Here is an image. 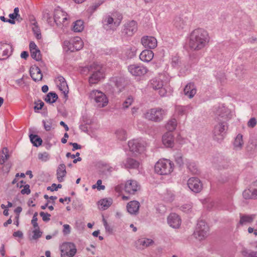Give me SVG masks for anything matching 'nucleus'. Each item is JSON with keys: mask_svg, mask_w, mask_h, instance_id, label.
Masks as SVG:
<instances>
[{"mask_svg": "<svg viewBox=\"0 0 257 257\" xmlns=\"http://www.w3.org/2000/svg\"><path fill=\"white\" fill-rule=\"evenodd\" d=\"M189 47L193 51H199L205 47L209 41V37L206 31L201 28L193 30L189 34Z\"/></svg>", "mask_w": 257, "mask_h": 257, "instance_id": "obj_1", "label": "nucleus"}, {"mask_svg": "<svg viewBox=\"0 0 257 257\" xmlns=\"http://www.w3.org/2000/svg\"><path fill=\"white\" fill-rule=\"evenodd\" d=\"M166 115V110L160 107L153 108L147 111L145 117L154 122H160Z\"/></svg>", "mask_w": 257, "mask_h": 257, "instance_id": "obj_2", "label": "nucleus"}, {"mask_svg": "<svg viewBox=\"0 0 257 257\" xmlns=\"http://www.w3.org/2000/svg\"><path fill=\"white\" fill-rule=\"evenodd\" d=\"M173 164L169 160H160L155 164V171L161 175L170 174L173 171Z\"/></svg>", "mask_w": 257, "mask_h": 257, "instance_id": "obj_3", "label": "nucleus"}, {"mask_svg": "<svg viewBox=\"0 0 257 257\" xmlns=\"http://www.w3.org/2000/svg\"><path fill=\"white\" fill-rule=\"evenodd\" d=\"M89 97L92 99H94L96 103V105L98 107H104L108 102L106 95L101 91L97 90L91 91L89 94Z\"/></svg>", "mask_w": 257, "mask_h": 257, "instance_id": "obj_4", "label": "nucleus"}, {"mask_svg": "<svg viewBox=\"0 0 257 257\" xmlns=\"http://www.w3.org/2000/svg\"><path fill=\"white\" fill-rule=\"evenodd\" d=\"M218 121V123L214 126L213 134L214 140L220 142L224 139L227 126L225 121Z\"/></svg>", "mask_w": 257, "mask_h": 257, "instance_id": "obj_5", "label": "nucleus"}, {"mask_svg": "<svg viewBox=\"0 0 257 257\" xmlns=\"http://www.w3.org/2000/svg\"><path fill=\"white\" fill-rule=\"evenodd\" d=\"M122 19V17L120 14H118L116 20L109 15H106L102 20L103 27L107 31L112 29L113 26L117 27L120 25Z\"/></svg>", "mask_w": 257, "mask_h": 257, "instance_id": "obj_6", "label": "nucleus"}, {"mask_svg": "<svg viewBox=\"0 0 257 257\" xmlns=\"http://www.w3.org/2000/svg\"><path fill=\"white\" fill-rule=\"evenodd\" d=\"M208 230L209 227L206 223L204 221H200L194 233V236L198 240H202L207 237Z\"/></svg>", "mask_w": 257, "mask_h": 257, "instance_id": "obj_7", "label": "nucleus"}, {"mask_svg": "<svg viewBox=\"0 0 257 257\" xmlns=\"http://www.w3.org/2000/svg\"><path fill=\"white\" fill-rule=\"evenodd\" d=\"M191 20V14L182 15L175 18L174 25L178 29L182 30L190 24Z\"/></svg>", "mask_w": 257, "mask_h": 257, "instance_id": "obj_8", "label": "nucleus"}, {"mask_svg": "<svg viewBox=\"0 0 257 257\" xmlns=\"http://www.w3.org/2000/svg\"><path fill=\"white\" fill-rule=\"evenodd\" d=\"M92 74L89 78V82L91 84L97 83L101 78H103V72L100 65L96 64Z\"/></svg>", "mask_w": 257, "mask_h": 257, "instance_id": "obj_9", "label": "nucleus"}, {"mask_svg": "<svg viewBox=\"0 0 257 257\" xmlns=\"http://www.w3.org/2000/svg\"><path fill=\"white\" fill-rule=\"evenodd\" d=\"M130 151L136 153H141L145 150L144 144L139 140H133L128 142Z\"/></svg>", "mask_w": 257, "mask_h": 257, "instance_id": "obj_10", "label": "nucleus"}, {"mask_svg": "<svg viewBox=\"0 0 257 257\" xmlns=\"http://www.w3.org/2000/svg\"><path fill=\"white\" fill-rule=\"evenodd\" d=\"M137 30V23L134 21H132L124 25L122 31V34L125 36H132Z\"/></svg>", "mask_w": 257, "mask_h": 257, "instance_id": "obj_11", "label": "nucleus"}, {"mask_svg": "<svg viewBox=\"0 0 257 257\" xmlns=\"http://www.w3.org/2000/svg\"><path fill=\"white\" fill-rule=\"evenodd\" d=\"M216 114L217 121H225L230 118V110L224 106L219 107L216 110Z\"/></svg>", "mask_w": 257, "mask_h": 257, "instance_id": "obj_12", "label": "nucleus"}, {"mask_svg": "<svg viewBox=\"0 0 257 257\" xmlns=\"http://www.w3.org/2000/svg\"><path fill=\"white\" fill-rule=\"evenodd\" d=\"M187 184L190 189L194 192H199L202 188V184L201 181L196 177L190 178L188 180Z\"/></svg>", "mask_w": 257, "mask_h": 257, "instance_id": "obj_13", "label": "nucleus"}, {"mask_svg": "<svg viewBox=\"0 0 257 257\" xmlns=\"http://www.w3.org/2000/svg\"><path fill=\"white\" fill-rule=\"evenodd\" d=\"M129 72L134 76H141L147 73L148 70L143 66L135 64L131 65L128 67Z\"/></svg>", "mask_w": 257, "mask_h": 257, "instance_id": "obj_14", "label": "nucleus"}, {"mask_svg": "<svg viewBox=\"0 0 257 257\" xmlns=\"http://www.w3.org/2000/svg\"><path fill=\"white\" fill-rule=\"evenodd\" d=\"M142 45L146 48L154 49L157 46L156 39L152 36H144L141 39Z\"/></svg>", "mask_w": 257, "mask_h": 257, "instance_id": "obj_15", "label": "nucleus"}, {"mask_svg": "<svg viewBox=\"0 0 257 257\" xmlns=\"http://www.w3.org/2000/svg\"><path fill=\"white\" fill-rule=\"evenodd\" d=\"M54 20L57 25L63 23L67 20V14L62 10L56 9L54 13Z\"/></svg>", "mask_w": 257, "mask_h": 257, "instance_id": "obj_16", "label": "nucleus"}, {"mask_svg": "<svg viewBox=\"0 0 257 257\" xmlns=\"http://www.w3.org/2000/svg\"><path fill=\"white\" fill-rule=\"evenodd\" d=\"M168 223L172 227L178 228L181 225V220L178 215L171 213L168 217Z\"/></svg>", "mask_w": 257, "mask_h": 257, "instance_id": "obj_17", "label": "nucleus"}, {"mask_svg": "<svg viewBox=\"0 0 257 257\" xmlns=\"http://www.w3.org/2000/svg\"><path fill=\"white\" fill-rule=\"evenodd\" d=\"M140 189V186L136 181L130 180L127 181L125 185L124 190L125 192L134 194Z\"/></svg>", "mask_w": 257, "mask_h": 257, "instance_id": "obj_18", "label": "nucleus"}, {"mask_svg": "<svg viewBox=\"0 0 257 257\" xmlns=\"http://www.w3.org/2000/svg\"><path fill=\"white\" fill-rule=\"evenodd\" d=\"M58 86L60 91H61L64 95V97H68V87L65 78L62 76H59L57 78Z\"/></svg>", "mask_w": 257, "mask_h": 257, "instance_id": "obj_19", "label": "nucleus"}, {"mask_svg": "<svg viewBox=\"0 0 257 257\" xmlns=\"http://www.w3.org/2000/svg\"><path fill=\"white\" fill-rule=\"evenodd\" d=\"M30 74L35 82L41 80L43 77L41 70L38 66L31 67L30 69Z\"/></svg>", "mask_w": 257, "mask_h": 257, "instance_id": "obj_20", "label": "nucleus"}, {"mask_svg": "<svg viewBox=\"0 0 257 257\" xmlns=\"http://www.w3.org/2000/svg\"><path fill=\"white\" fill-rule=\"evenodd\" d=\"M140 206V203L137 201H130L127 204V210L131 214L136 215L139 213Z\"/></svg>", "mask_w": 257, "mask_h": 257, "instance_id": "obj_21", "label": "nucleus"}, {"mask_svg": "<svg viewBox=\"0 0 257 257\" xmlns=\"http://www.w3.org/2000/svg\"><path fill=\"white\" fill-rule=\"evenodd\" d=\"M196 88L193 83L187 84L184 89V93L189 98H192L196 93Z\"/></svg>", "mask_w": 257, "mask_h": 257, "instance_id": "obj_22", "label": "nucleus"}, {"mask_svg": "<svg viewBox=\"0 0 257 257\" xmlns=\"http://www.w3.org/2000/svg\"><path fill=\"white\" fill-rule=\"evenodd\" d=\"M162 142L166 147H173L174 144V136L171 132L166 133L163 136Z\"/></svg>", "mask_w": 257, "mask_h": 257, "instance_id": "obj_23", "label": "nucleus"}, {"mask_svg": "<svg viewBox=\"0 0 257 257\" xmlns=\"http://www.w3.org/2000/svg\"><path fill=\"white\" fill-rule=\"evenodd\" d=\"M154 57V53L149 50H143L140 55V59L144 62H149Z\"/></svg>", "mask_w": 257, "mask_h": 257, "instance_id": "obj_24", "label": "nucleus"}, {"mask_svg": "<svg viewBox=\"0 0 257 257\" xmlns=\"http://www.w3.org/2000/svg\"><path fill=\"white\" fill-rule=\"evenodd\" d=\"M122 164L125 168L129 169H137L140 165L138 161L131 158H127Z\"/></svg>", "mask_w": 257, "mask_h": 257, "instance_id": "obj_25", "label": "nucleus"}, {"mask_svg": "<svg viewBox=\"0 0 257 257\" xmlns=\"http://www.w3.org/2000/svg\"><path fill=\"white\" fill-rule=\"evenodd\" d=\"M66 175V166L64 164H61L58 166L57 170V178L59 182H62L64 180V177Z\"/></svg>", "mask_w": 257, "mask_h": 257, "instance_id": "obj_26", "label": "nucleus"}, {"mask_svg": "<svg viewBox=\"0 0 257 257\" xmlns=\"http://www.w3.org/2000/svg\"><path fill=\"white\" fill-rule=\"evenodd\" d=\"M255 217V215H240V220L239 224L240 225H244L247 223H251L253 221Z\"/></svg>", "mask_w": 257, "mask_h": 257, "instance_id": "obj_27", "label": "nucleus"}, {"mask_svg": "<svg viewBox=\"0 0 257 257\" xmlns=\"http://www.w3.org/2000/svg\"><path fill=\"white\" fill-rule=\"evenodd\" d=\"M191 109L192 107L190 105L186 106L177 105L176 106L175 110L178 115H183L186 114Z\"/></svg>", "mask_w": 257, "mask_h": 257, "instance_id": "obj_28", "label": "nucleus"}, {"mask_svg": "<svg viewBox=\"0 0 257 257\" xmlns=\"http://www.w3.org/2000/svg\"><path fill=\"white\" fill-rule=\"evenodd\" d=\"M71 41L72 43V45H74L75 51L80 50L82 48L83 43L80 37H75L71 39Z\"/></svg>", "mask_w": 257, "mask_h": 257, "instance_id": "obj_29", "label": "nucleus"}, {"mask_svg": "<svg viewBox=\"0 0 257 257\" xmlns=\"http://www.w3.org/2000/svg\"><path fill=\"white\" fill-rule=\"evenodd\" d=\"M73 247L70 248L68 251L64 250V249L61 250V257H72L73 256L76 252V249L74 244H72Z\"/></svg>", "mask_w": 257, "mask_h": 257, "instance_id": "obj_30", "label": "nucleus"}, {"mask_svg": "<svg viewBox=\"0 0 257 257\" xmlns=\"http://www.w3.org/2000/svg\"><path fill=\"white\" fill-rule=\"evenodd\" d=\"M9 158V150L7 148H4L0 152V164H4Z\"/></svg>", "mask_w": 257, "mask_h": 257, "instance_id": "obj_31", "label": "nucleus"}, {"mask_svg": "<svg viewBox=\"0 0 257 257\" xmlns=\"http://www.w3.org/2000/svg\"><path fill=\"white\" fill-rule=\"evenodd\" d=\"M112 203V200L111 198H105L99 201L98 204L102 209L105 210L111 205Z\"/></svg>", "mask_w": 257, "mask_h": 257, "instance_id": "obj_32", "label": "nucleus"}, {"mask_svg": "<svg viewBox=\"0 0 257 257\" xmlns=\"http://www.w3.org/2000/svg\"><path fill=\"white\" fill-rule=\"evenodd\" d=\"M29 137L31 143L34 146L39 147L41 145L42 140L38 135L31 134Z\"/></svg>", "mask_w": 257, "mask_h": 257, "instance_id": "obj_33", "label": "nucleus"}, {"mask_svg": "<svg viewBox=\"0 0 257 257\" xmlns=\"http://www.w3.org/2000/svg\"><path fill=\"white\" fill-rule=\"evenodd\" d=\"M243 144L242 141V136L238 134L235 139L233 145L235 150H240Z\"/></svg>", "mask_w": 257, "mask_h": 257, "instance_id": "obj_34", "label": "nucleus"}, {"mask_svg": "<svg viewBox=\"0 0 257 257\" xmlns=\"http://www.w3.org/2000/svg\"><path fill=\"white\" fill-rule=\"evenodd\" d=\"M151 86L155 90H158L163 87V82L160 79H153L150 81Z\"/></svg>", "mask_w": 257, "mask_h": 257, "instance_id": "obj_35", "label": "nucleus"}, {"mask_svg": "<svg viewBox=\"0 0 257 257\" xmlns=\"http://www.w3.org/2000/svg\"><path fill=\"white\" fill-rule=\"evenodd\" d=\"M58 99V95L57 94L53 92H49L45 99V100L50 103H53L56 102Z\"/></svg>", "mask_w": 257, "mask_h": 257, "instance_id": "obj_36", "label": "nucleus"}, {"mask_svg": "<svg viewBox=\"0 0 257 257\" xmlns=\"http://www.w3.org/2000/svg\"><path fill=\"white\" fill-rule=\"evenodd\" d=\"M84 29V23L82 20H77L74 23L73 30L75 32H80Z\"/></svg>", "mask_w": 257, "mask_h": 257, "instance_id": "obj_37", "label": "nucleus"}, {"mask_svg": "<svg viewBox=\"0 0 257 257\" xmlns=\"http://www.w3.org/2000/svg\"><path fill=\"white\" fill-rule=\"evenodd\" d=\"M63 49L66 52H72L75 51L74 45H72L71 41L66 40L64 42Z\"/></svg>", "mask_w": 257, "mask_h": 257, "instance_id": "obj_38", "label": "nucleus"}, {"mask_svg": "<svg viewBox=\"0 0 257 257\" xmlns=\"http://www.w3.org/2000/svg\"><path fill=\"white\" fill-rule=\"evenodd\" d=\"M10 50V55L12 52V48L11 45L5 44L3 45L0 48V51H2V56H7L9 55ZM3 59L0 57V60H2Z\"/></svg>", "mask_w": 257, "mask_h": 257, "instance_id": "obj_39", "label": "nucleus"}, {"mask_svg": "<svg viewBox=\"0 0 257 257\" xmlns=\"http://www.w3.org/2000/svg\"><path fill=\"white\" fill-rule=\"evenodd\" d=\"M177 120L175 118L171 119L170 120L166 125V128L171 132L174 131L176 129L177 126Z\"/></svg>", "mask_w": 257, "mask_h": 257, "instance_id": "obj_40", "label": "nucleus"}, {"mask_svg": "<svg viewBox=\"0 0 257 257\" xmlns=\"http://www.w3.org/2000/svg\"><path fill=\"white\" fill-rule=\"evenodd\" d=\"M115 134L119 140L124 141L126 139V133L125 130L119 129L116 131Z\"/></svg>", "mask_w": 257, "mask_h": 257, "instance_id": "obj_41", "label": "nucleus"}, {"mask_svg": "<svg viewBox=\"0 0 257 257\" xmlns=\"http://www.w3.org/2000/svg\"><path fill=\"white\" fill-rule=\"evenodd\" d=\"M32 30L36 35V37L37 39L41 38V33L37 22L33 23Z\"/></svg>", "mask_w": 257, "mask_h": 257, "instance_id": "obj_42", "label": "nucleus"}, {"mask_svg": "<svg viewBox=\"0 0 257 257\" xmlns=\"http://www.w3.org/2000/svg\"><path fill=\"white\" fill-rule=\"evenodd\" d=\"M96 64V63H93L90 65L83 67L81 70V73L84 74H87L88 72H91V71H93Z\"/></svg>", "mask_w": 257, "mask_h": 257, "instance_id": "obj_43", "label": "nucleus"}, {"mask_svg": "<svg viewBox=\"0 0 257 257\" xmlns=\"http://www.w3.org/2000/svg\"><path fill=\"white\" fill-rule=\"evenodd\" d=\"M187 167L189 171L193 174H197L199 173V170L196 164L193 162H190L187 164Z\"/></svg>", "mask_w": 257, "mask_h": 257, "instance_id": "obj_44", "label": "nucleus"}, {"mask_svg": "<svg viewBox=\"0 0 257 257\" xmlns=\"http://www.w3.org/2000/svg\"><path fill=\"white\" fill-rule=\"evenodd\" d=\"M31 57L35 60L39 61L42 59L41 52L38 49L31 52Z\"/></svg>", "mask_w": 257, "mask_h": 257, "instance_id": "obj_45", "label": "nucleus"}, {"mask_svg": "<svg viewBox=\"0 0 257 257\" xmlns=\"http://www.w3.org/2000/svg\"><path fill=\"white\" fill-rule=\"evenodd\" d=\"M175 161L176 163L179 165L180 166H181L184 164L183 156L181 152H177L175 156Z\"/></svg>", "mask_w": 257, "mask_h": 257, "instance_id": "obj_46", "label": "nucleus"}, {"mask_svg": "<svg viewBox=\"0 0 257 257\" xmlns=\"http://www.w3.org/2000/svg\"><path fill=\"white\" fill-rule=\"evenodd\" d=\"M139 242L143 246L146 247L153 244L154 241L149 238H143L140 239Z\"/></svg>", "mask_w": 257, "mask_h": 257, "instance_id": "obj_47", "label": "nucleus"}, {"mask_svg": "<svg viewBox=\"0 0 257 257\" xmlns=\"http://www.w3.org/2000/svg\"><path fill=\"white\" fill-rule=\"evenodd\" d=\"M42 122L44 125V128L46 131H49L51 130L53 123V120L52 119L43 120Z\"/></svg>", "mask_w": 257, "mask_h": 257, "instance_id": "obj_48", "label": "nucleus"}, {"mask_svg": "<svg viewBox=\"0 0 257 257\" xmlns=\"http://www.w3.org/2000/svg\"><path fill=\"white\" fill-rule=\"evenodd\" d=\"M115 86L120 91L124 87V82L123 79L119 78H116L115 81Z\"/></svg>", "mask_w": 257, "mask_h": 257, "instance_id": "obj_49", "label": "nucleus"}, {"mask_svg": "<svg viewBox=\"0 0 257 257\" xmlns=\"http://www.w3.org/2000/svg\"><path fill=\"white\" fill-rule=\"evenodd\" d=\"M134 101V98L132 96H128L125 100L122 103V107L123 108H127L131 105Z\"/></svg>", "mask_w": 257, "mask_h": 257, "instance_id": "obj_50", "label": "nucleus"}, {"mask_svg": "<svg viewBox=\"0 0 257 257\" xmlns=\"http://www.w3.org/2000/svg\"><path fill=\"white\" fill-rule=\"evenodd\" d=\"M38 158L42 162H46L50 159V155L47 152L39 153L38 154Z\"/></svg>", "mask_w": 257, "mask_h": 257, "instance_id": "obj_51", "label": "nucleus"}, {"mask_svg": "<svg viewBox=\"0 0 257 257\" xmlns=\"http://www.w3.org/2000/svg\"><path fill=\"white\" fill-rule=\"evenodd\" d=\"M33 235L32 236L31 239L36 240L40 238L42 235V232L39 230V228H37L33 231Z\"/></svg>", "mask_w": 257, "mask_h": 257, "instance_id": "obj_52", "label": "nucleus"}, {"mask_svg": "<svg viewBox=\"0 0 257 257\" xmlns=\"http://www.w3.org/2000/svg\"><path fill=\"white\" fill-rule=\"evenodd\" d=\"M243 197L245 199H252L251 189H245L242 193Z\"/></svg>", "mask_w": 257, "mask_h": 257, "instance_id": "obj_53", "label": "nucleus"}, {"mask_svg": "<svg viewBox=\"0 0 257 257\" xmlns=\"http://www.w3.org/2000/svg\"><path fill=\"white\" fill-rule=\"evenodd\" d=\"M103 3L102 2L93 4L87 9V12L92 15L93 13Z\"/></svg>", "mask_w": 257, "mask_h": 257, "instance_id": "obj_54", "label": "nucleus"}, {"mask_svg": "<svg viewBox=\"0 0 257 257\" xmlns=\"http://www.w3.org/2000/svg\"><path fill=\"white\" fill-rule=\"evenodd\" d=\"M19 12V8L18 7L15 8L14 10V13L13 14H10L9 16L11 20H14V19H16L18 16H20Z\"/></svg>", "mask_w": 257, "mask_h": 257, "instance_id": "obj_55", "label": "nucleus"}, {"mask_svg": "<svg viewBox=\"0 0 257 257\" xmlns=\"http://www.w3.org/2000/svg\"><path fill=\"white\" fill-rule=\"evenodd\" d=\"M40 215L42 217L43 220L45 222H48L50 220V217L51 216V214L48 213L41 212Z\"/></svg>", "mask_w": 257, "mask_h": 257, "instance_id": "obj_56", "label": "nucleus"}, {"mask_svg": "<svg viewBox=\"0 0 257 257\" xmlns=\"http://www.w3.org/2000/svg\"><path fill=\"white\" fill-rule=\"evenodd\" d=\"M37 216H38V213L35 212L33 216L32 220L31 221V223L32 225H33L34 227L35 228H38V224L37 223Z\"/></svg>", "mask_w": 257, "mask_h": 257, "instance_id": "obj_57", "label": "nucleus"}, {"mask_svg": "<svg viewBox=\"0 0 257 257\" xmlns=\"http://www.w3.org/2000/svg\"><path fill=\"white\" fill-rule=\"evenodd\" d=\"M256 122L255 118L252 117L247 122V126L249 127L253 128L256 125Z\"/></svg>", "mask_w": 257, "mask_h": 257, "instance_id": "obj_58", "label": "nucleus"}, {"mask_svg": "<svg viewBox=\"0 0 257 257\" xmlns=\"http://www.w3.org/2000/svg\"><path fill=\"white\" fill-rule=\"evenodd\" d=\"M24 189H23L21 193L22 194H29L31 193V190L30 189V186L28 184L25 185L24 186Z\"/></svg>", "mask_w": 257, "mask_h": 257, "instance_id": "obj_59", "label": "nucleus"}, {"mask_svg": "<svg viewBox=\"0 0 257 257\" xmlns=\"http://www.w3.org/2000/svg\"><path fill=\"white\" fill-rule=\"evenodd\" d=\"M38 102H39V103L37 102L35 103L36 104V105L34 106V109L35 111L41 109L44 105V103L42 100H39Z\"/></svg>", "mask_w": 257, "mask_h": 257, "instance_id": "obj_60", "label": "nucleus"}, {"mask_svg": "<svg viewBox=\"0 0 257 257\" xmlns=\"http://www.w3.org/2000/svg\"><path fill=\"white\" fill-rule=\"evenodd\" d=\"M191 208L192 206L189 204L182 205L180 208L181 210L184 212H188Z\"/></svg>", "mask_w": 257, "mask_h": 257, "instance_id": "obj_61", "label": "nucleus"}, {"mask_svg": "<svg viewBox=\"0 0 257 257\" xmlns=\"http://www.w3.org/2000/svg\"><path fill=\"white\" fill-rule=\"evenodd\" d=\"M63 232L64 234H67L70 233V226L68 224H64L63 225Z\"/></svg>", "mask_w": 257, "mask_h": 257, "instance_id": "obj_62", "label": "nucleus"}, {"mask_svg": "<svg viewBox=\"0 0 257 257\" xmlns=\"http://www.w3.org/2000/svg\"><path fill=\"white\" fill-rule=\"evenodd\" d=\"M102 181L101 180H98L96 182L97 188L98 190H104L105 189V186L104 185H102Z\"/></svg>", "mask_w": 257, "mask_h": 257, "instance_id": "obj_63", "label": "nucleus"}, {"mask_svg": "<svg viewBox=\"0 0 257 257\" xmlns=\"http://www.w3.org/2000/svg\"><path fill=\"white\" fill-rule=\"evenodd\" d=\"M69 145L73 146V151H74L75 150L80 149L81 148V146L78 145L76 143H70Z\"/></svg>", "mask_w": 257, "mask_h": 257, "instance_id": "obj_64", "label": "nucleus"}]
</instances>
